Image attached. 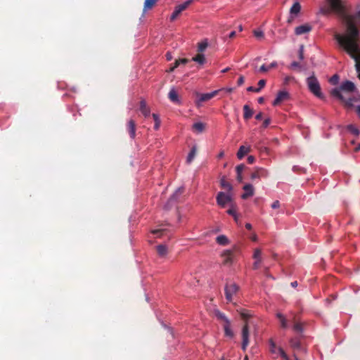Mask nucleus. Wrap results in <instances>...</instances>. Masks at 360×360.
Returning a JSON list of instances; mask_svg holds the SVG:
<instances>
[{"instance_id":"f257e3e1","label":"nucleus","mask_w":360,"mask_h":360,"mask_svg":"<svg viewBox=\"0 0 360 360\" xmlns=\"http://www.w3.org/2000/svg\"><path fill=\"white\" fill-rule=\"evenodd\" d=\"M328 1L332 11L343 16L347 24V34L345 35L337 33L334 36L340 46L345 49L349 46L360 44V32L356 27V21H354V17L346 14L342 0Z\"/></svg>"},{"instance_id":"f03ea898","label":"nucleus","mask_w":360,"mask_h":360,"mask_svg":"<svg viewBox=\"0 0 360 360\" xmlns=\"http://www.w3.org/2000/svg\"><path fill=\"white\" fill-rule=\"evenodd\" d=\"M356 89V86L352 82L345 81L342 82L339 89L336 88L331 91V95L341 101L346 105L352 106L354 102V98L351 97H345L341 91H344L345 93H352L354 92Z\"/></svg>"},{"instance_id":"7ed1b4c3","label":"nucleus","mask_w":360,"mask_h":360,"mask_svg":"<svg viewBox=\"0 0 360 360\" xmlns=\"http://www.w3.org/2000/svg\"><path fill=\"white\" fill-rule=\"evenodd\" d=\"M307 84L309 91L314 95H315L316 97L321 99H323L324 98L321 91L320 84L317 78L315 77L314 74H313L311 76L309 77L307 79Z\"/></svg>"},{"instance_id":"20e7f679","label":"nucleus","mask_w":360,"mask_h":360,"mask_svg":"<svg viewBox=\"0 0 360 360\" xmlns=\"http://www.w3.org/2000/svg\"><path fill=\"white\" fill-rule=\"evenodd\" d=\"M344 50L355 60L356 70L359 74V78H360V44L349 46Z\"/></svg>"},{"instance_id":"39448f33","label":"nucleus","mask_w":360,"mask_h":360,"mask_svg":"<svg viewBox=\"0 0 360 360\" xmlns=\"http://www.w3.org/2000/svg\"><path fill=\"white\" fill-rule=\"evenodd\" d=\"M239 287L234 283H227L225 286V295L229 302H231L233 296L238 292Z\"/></svg>"},{"instance_id":"423d86ee","label":"nucleus","mask_w":360,"mask_h":360,"mask_svg":"<svg viewBox=\"0 0 360 360\" xmlns=\"http://www.w3.org/2000/svg\"><path fill=\"white\" fill-rule=\"evenodd\" d=\"M217 202L221 207H224L227 203H232V197L230 193L224 192L218 193L217 195Z\"/></svg>"},{"instance_id":"0eeeda50","label":"nucleus","mask_w":360,"mask_h":360,"mask_svg":"<svg viewBox=\"0 0 360 360\" xmlns=\"http://www.w3.org/2000/svg\"><path fill=\"white\" fill-rule=\"evenodd\" d=\"M221 256L223 259L222 264L224 265H231L233 262L236 252L234 250H225Z\"/></svg>"},{"instance_id":"6e6552de","label":"nucleus","mask_w":360,"mask_h":360,"mask_svg":"<svg viewBox=\"0 0 360 360\" xmlns=\"http://www.w3.org/2000/svg\"><path fill=\"white\" fill-rule=\"evenodd\" d=\"M242 349L245 351L249 344V328L248 323H245L242 328Z\"/></svg>"},{"instance_id":"1a4fd4ad","label":"nucleus","mask_w":360,"mask_h":360,"mask_svg":"<svg viewBox=\"0 0 360 360\" xmlns=\"http://www.w3.org/2000/svg\"><path fill=\"white\" fill-rule=\"evenodd\" d=\"M269 176V172L266 169L264 168H257L254 172H252L250 175L251 180H255L256 179L261 178H266Z\"/></svg>"},{"instance_id":"9d476101","label":"nucleus","mask_w":360,"mask_h":360,"mask_svg":"<svg viewBox=\"0 0 360 360\" xmlns=\"http://www.w3.org/2000/svg\"><path fill=\"white\" fill-rule=\"evenodd\" d=\"M220 90H215L210 93L207 94H198V102H205L207 101L214 96H216Z\"/></svg>"},{"instance_id":"9b49d317","label":"nucleus","mask_w":360,"mask_h":360,"mask_svg":"<svg viewBox=\"0 0 360 360\" xmlns=\"http://www.w3.org/2000/svg\"><path fill=\"white\" fill-rule=\"evenodd\" d=\"M290 347L295 350V351H300V352H305V349L302 347L300 340L297 338H292L290 340Z\"/></svg>"},{"instance_id":"f8f14e48","label":"nucleus","mask_w":360,"mask_h":360,"mask_svg":"<svg viewBox=\"0 0 360 360\" xmlns=\"http://www.w3.org/2000/svg\"><path fill=\"white\" fill-rule=\"evenodd\" d=\"M289 98V94L287 91H281L277 94V96L273 102L274 105H279L282 101L287 100Z\"/></svg>"},{"instance_id":"ddd939ff","label":"nucleus","mask_w":360,"mask_h":360,"mask_svg":"<svg viewBox=\"0 0 360 360\" xmlns=\"http://www.w3.org/2000/svg\"><path fill=\"white\" fill-rule=\"evenodd\" d=\"M262 252L259 249L255 250L253 254V258L255 259V262L253 263L252 268L254 269H257L259 268L260 263L262 262Z\"/></svg>"},{"instance_id":"4468645a","label":"nucleus","mask_w":360,"mask_h":360,"mask_svg":"<svg viewBox=\"0 0 360 360\" xmlns=\"http://www.w3.org/2000/svg\"><path fill=\"white\" fill-rule=\"evenodd\" d=\"M312 27L308 24L300 25L295 29V33L297 35H302L303 34L309 32Z\"/></svg>"},{"instance_id":"2eb2a0df","label":"nucleus","mask_w":360,"mask_h":360,"mask_svg":"<svg viewBox=\"0 0 360 360\" xmlns=\"http://www.w3.org/2000/svg\"><path fill=\"white\" fill-rule=\"evenodd\" d=\"M245 193L241 195L243 199H247L254 195V187L252 184H248L243 186Z\"/></svg>"},{"instance_id":"dca6fc26","label":"nucleus","mask_w":360,"mask_h":360,"mask_svg":"<svg viewBox=\"0 0 360 360\" xmlns=\"http://www.w3.org/2000/svg\"><path fill=\"white\" fill-rule=\"evenodd\" d=\"M127 130L131 139H134L136 136V124L133 120H129L127 124Z\"/></svg>"},{"instance_id":"f3484780","label":"nucleus","mask_w":360,"mask_h":360,"mask_svg":"<svg viewBox=\"0 0 360 360\" xmlns=\"http://www.w3.org/2000/svg\"><path fill=\"white\" fill-rule=\"evenodd\" d=\"M140 111L144 115L145 117H148L150 115V108L146 105V103L144 100L140 101Z\"/></svg>"},{"instance_id":"a211bd4d","label":"nucleus","mask_w":360,"mask_h":360,"mask_svg":"<svg viewBox=\"0 0 360 360\" xmlns=\"http://www.w3.org/2000/svg\"><path fill=\"white\" fill-rule=\"evenodd\" d=\"M250 151V147H245L244 146H241L239 148V150L237 153V157L238 159L241 160L243 157L247 155Z\"/></svg>"},{"instance_id":"6ab92c4d","label":"nucleus","mask_w":360,"mask_h":360,"mask_svg":"<svg viewBox=\"0 0 360 360\" xmlns=\"http://www.w3.org/2000/svg\"><path fill=\"white\" fill-rule=\"evenodd\" d=\"M265 84H266V80H264V79H260V80L259 81V82H258V86H259V87H258V88H255V87H253V86H249V87L247 89V90H248V91H254V92H257V93H258V92H259V91H261V89H262V88H264V87Z\"/></svg>"},{"instance_id":"aec40b11","label":"nucleus","mask_w":360,"mask_h":360,"mask_svg":"<svg viewBox=\"0 0 360 360\" xmlns=\"http://www.w3.org/2000/svg\"><path fill=\"white\" fill-rule=\"evenodd\" d=\"M168 97L169 100L173 103H177L179 102L178 94L174 89H172L169 91Z\"/></svg>"},{"instance_id":"412c9836","label":"nucleus","mask_w":360,"mask_h":360,"mask_svg":"<svg viewBox=\"0 0 360 360\" xmlns=\"http://www.w3.org/2000/svg\"><path fill=\"white\" fill-rule=\"evenodd\" d=\"M253 115V110L248 105L243 106V117L245 120H248Z\"/></svg>"},{"instance_id":"4be33fe9","label":"nucleus","mask_w":360,"mask_h":360,"mask_svg":"<svg viewBox=\"0 0 360 360\" xmlns=\"http://www.w3.org/2000/svg\"><path fill=\"white\" fill-rule=\"evenodd\" d=\"M158 0H145L143 5V12L151 9L157 3Z\"/></svg>"},{"instance_id":"5701e85b","label":"nucleus","mask_w":360,"mask_h":360,"mask_svg":"<svg viewBox=\"0 0 360 360\" xmlns=\"http://www.w3.org/2000/svg\"><path fill=\"white\" fill-rule=\"evenodd\" d=\"M276 317L280 321L281 326L283 328H287L288 326V321L286 320L285 317L281 313H277Z\"/></svg>"},{"instance_id":"b1692460","label":"nucleus","mask_w":360,"mask_h":360,"mask_svg":"<svg viewBox=\"0 0 360 360\" xmlns=\"http://www.w3.org/2000/svg\"><path fill=\"white\" fill-rule=\"evenodd\" d=\"M220 184L222 188L231 191L232 190L231 184L228 182L224 177H222L220 181Z\"/></svg>"},{"instance_id":"393cba45","label":"nucleus","mask_w":360,"mask_h":360,"mask_svg":"<svg viewBox=\"0 0 360 360\" xmlns=\"http://www.w3.org/2000/svg\"><path fill=\"white\" fill-rule=\"evenodd\" d=\"M192 60H193L200 65H202L205 63V58L203 54L199 53L195 56L193 57Z\"/></svg>"},{"instance_id":"a878e982","label":"nucleus","mask_w":360,"mask_h":360,"mask_svg":"<svg viewBox=\"0 0 360 360\" xmlns=\"http://www.w3.org/2000/svg\"><path fill=\"white\" fill-rule=\"evenodd\" d=\"M223 328L224 330L225 335L228 337L232 338L233 337V333L231 329V323H224Z\"/></svg>"},{"instance_id":"bb28decb","label":"nucleus","mask_w":360,"mask_h":360,"mask_svg":"<svg viewBox=\"0 0 360 360\" xmlns=\"http://www.w3.org/2000/svg\"><path fill=\"white\" fill-rule=\"evenodd\" d=\"M157 252L161 257H164L167 253V248L165 245H159L157 246Z\"/></svg>"},{"instance_id":"cd10ccee","label":"nucleus","mask_w":360,"mask_h":360,"mask_svg":"<svg viewBox=\"0 0 360 360\" xmlns=\"http://www.w3.org/2000/svg\"><path fill=\"white\" fill-rule=\"evenodd\" d=\"M269 346H270V348H269V351L271 354H279V352H278V348L279 347H277L276 345V343L274 342V340L272 339L269 340Z\"/></svg>"},{"instance_id":"c85d7f7f","label":"nucleus","mask_w":360,"mask_h":360,"mask_svg":"<svg viewBox=\"0 0 360 360\" xmlns=\"http://www.w3.org/2000/svg\"><path fill=\"white\" fill-rule=\"evenodd\" d=\"M300 4L298 2H295L290 8V13L293 15H297V13H300Z\"/></svg>"},{"instance_id":"c756f323","label":"nucleus","mask_w":360,"mask_h":360,"mask_svg":"<svg viewBox=\"0 0 360 360\" xmlns=\"http://www.w3.org/2000/svg\"><path fill=\"white\" fill-rule=\"evenodd\" d=\"M215 315L219 320L224 321V323H230L229 320L225 316V314L220 312L219 311H216Z\"/></svg>"},{"instance_id":"7c9ffc66","label":"nucleus","mask_w":360,"mask_h":360,"mask_svg":"<svg viewBox=\"0 0 360 360\" xmlns=\"http://www.w3.org/2000/svg\"><path fill=\"white\" fill-rule=\"evenodd\" d=\"M194 1V0H186L185 2H184L183 4H179L177 5L178 8H179V10L183 12L184 11H185L193 2Z\"/></svg>"},{"instance_id":"2f4dec72","label":"nucleus","mask_w":360,"mask_h":360,"mask_svg":"<svg viewBox=\"0 0 360 360\" xmlns=\"http://www.w3.org/2000/svg\"><path fill=\"white\" fill-rule=\"evenodd\" d=\"M196 151H197L196 148L195 146H193L188 155L187 160H186L188 163H191L193 161V160L194 159V158L196 155Z\"/></svg>"},{"instance_id":"473e14b6","label":"nucleus","mask_w":360,"mask_h":360,"mask_svg":"<svg viewBox=\"0 0 360 360\" xmlns=\"http://www.w3.org/2000/svg\"><path fill=\"white\" fill-rule=\"evenodd\" d=\"M216 240L219 245H225L228 244L229 240L226 236L221 235L217 237Z\"/></svg>"},{"instance_id":"72a5a7b5","label":"nucleus","mask_w":360,"mask_h":360,"mask_svg":"<svg viewBox=\"0 0 360 360\" xmlns=\"http://www.w3.org/2000/svg\"><path fill=\"white\" fill-rule=\"evenodd\" d=\"M193 129L197 132H202L205 129V124L202 122H196L193 124Z\"/></svg>"},{"instance_id":"f704fd0d","label":"nucleus","mask_w":360,"mask_h":360,"mask_svg":"<svg viewBox=\"0 0 360 360\" xmlns=\"http://www.w3.org/2000/svg\"><path fill=\"white\" fill-rule=\"evenodd\" d=\"M208 46V43L207 40L202 41L198 44V51L199 53H202Z\"/></svg>"},{"instance_id":"c9c22d12","label":"nucleus","mask_w":360,"mask_h":360,"mask_svg":"<svg viewBox=\"0 0 360 360\" xmlns=\"http://www.w3.org/2000/svg\"><path fill=\"white\" fill-rule=\"evenodd\" d=\"M184 192V187H179L176 189L175 193L172 195V196L170 198V200H176L177 197L180 195H181Z\"/></svg>"},{"instance_id":"e433bc0d","label":"nucleus","mask_w":360,"mask_h":360,"mask_svg":"<svg viewBox=\"0 0 360 360\" xmlns=\"http://www.w3.org/2000/svg\"><path fill=\"white\" fill-rule=\"evenodd\" d=\"M152 116H153V120L155 121L154 129L155 130H158L160 128V120L159 118V116L157 114L153 113L152 115Z\"/></svg>"},{"instance_id":"4c0bfd02","label":"nucleus","mask_w":360,"mask_h":360,"mask_svg":"<svg viewBox=\"0 0 360 360\" xmlns=\"http://www.w3.org/2000/svg\"><path fill=\"white\" fill-rule=\"evenodd\" d=\"M181 13V11L179 10L178 6H176L174 8V12L171 15L170 20L174 21Z\"/></svg>"},{"instance_id":"58836bf2","label":"nucleus","mask_w":360,"mask_h":360,"mask_svg":"<svg viewBox=\"0 0 360 360\" xmlns=\"http://www.w3.org/2000/svg\"><path fill=\"white\" fill-rule=\"evenodd\" d=\"M241 318L247 323L248 319L251 316L249 312L247 310L243 309L240 312Z\"/></svg>"},{"instance_id":"ea45409f","label":"nucleus","mask_w":360,"mask_h":360,"mask_svg":"<svg viewBox=\"0 0 360 360\" xmlns=\"http://www.w3.org/2000/svg\"><path fill=\"white\" fill-rule=\"evenodd\" d=\"M347 129L354 134L355 136H358L359 134V131L357 128H356L354 125L349 124L347 126Z\"/></svg>"},{"instance_id":"a19ab883","label":"nucleus","mask_w":360,"mask_h":360,"mask_svg":"<svg viewBox=\"0 0 360 360\" xmlns=\"http://www.w3.org/2000/svg\"><path fill=\"white\" fill-rule=\"evenodd\" d=\"M293 330L297 333H302L303 330L302 324L301 323H295Z\"/></svg>"},{"instance_id":"79ce46f5","label":"nucleus","mask_w":360,"mask_h":360,"mask_svg":"<svg viewBox=\"0 0 360 360\" xmlns=\"http://www.w3.org/2000/svg\"><path fill=\"white\" fill-rule=\"evenodd\" d=\"M279 354L284 360H291L282 348H278Z\"/></svg>"},{"instance_id":"37998d69","label":"nucleus","mask_w":360,"mask_h":360,"mask_svg":"<svg viewBox=\"0 0 360 360\" xmlns=\"http://www.w3.org/2000/svg\"><path fill=\"white\" fill-rule=\"evenodd\" d=\"M301 65L300 64V63L297 62V61H293L290 65L288 67L289 69L290 70H295L296 68H301Z\"/></svg>"},{"instance_id":"c03bdc74","label":"nucleus","mask_w":360,"mask_h":360,"mask_svg":"<svg viewBox=\"0 0 360 360\" xmlns=\"http://www.w3.org/2000/svg\"><path fill=\"white\" fill-rule=\"evenodd\" d=\"M338 80H339V77L338 75H334L333 76H332L330 79V82L335 85V84H337L338 82Z\"/></svg>"},{"instance_id":"a18cd8bd","label":"nucleus","mask_w":360,"mask_h":360,"mask_svg":"<svg viewBox=\"0 0 360 360\" xmlns=\"http://www.w3.org/2000/svg\"><path fill=\"white\" fill-rule=\"evenodd\" d=\"M226 212L229 214V215H231V216H233V215H236V207L235 206L231 204V207L229 208Z\"/></svg>"},{"instance_id":"49530a36","label":"nucleus","mask_w":360,"mask_h":360,"mask_svg":"<svg viewBox=\"0 0 360 360\" xmlns=\"http://www.w3.org/2000/svg\"><path fill=\"white\" fill-rule=\"evenodd\" d=\"M245 166L244 164H240L239 165H238L236 167V173L237 174H242L243 169H245Z\"/></svg>"},{"instance_id":"de8ad7c7","label":"nucleus","mask_w":360,"mask_h":360,"mask_svg":"<svg viewBox=\"0 0 360 360\" xmlns=\"http://www.w3.org/2000/svg\"><path fill=\"white\" fill-rule=\"evenodd\" d=\"M254 35L257 38H262L264 37V32L262 30H254Z\"/></svg>"},{"instance_id":"09e8293b","label":"nucleus","mask_w":360,"mask_h":360,"mask_svg":"<svg viewBox=\"0 0 360 360\" xmlns=\"http://www.w3.org/2000/svg\"><path fill=\"white\" fill-rule=\"evenodd\" d=\"M299 58L300 60L304 59V47L303 46H301L299 50Z\"/></svg>"},{"instance_id":"8fccbe9b","label":"nucleus","mask_w":360,"mask_h":360,"mask_svg":"<svg viewBox=\"0 0 360 360\" xmlns=\"http://www.w3.org/2000/svg\"><path fill=\"white\" fill-rule=\"evenodd\" d=\"M245 77L243 75H240L238 79L237 84L238 86H241L244 84Z\"/></svg>"},{"instance_id":"3c124183","label":"nucleus","mask_w":360,"mask_h":360,"mask_svg":"<svg viewBox=\"0 0 360 360\" xmlns=\"http://www.w3.org/2000/svg\"><path fill=\"white\" fill-rule=\"evenodd\" d=\"M163 232V230L162 229H155V230H153L151 231V233L155 236H157L158 237L160 236V233H162Z\"/></svg>"},{"instance_id":"603ef678","label":"nucleus","mask_w":360,"mask_h":360,"mask_svg":"<svg viewBox=\"0 0 360 360\" xmlns=\"http://www.w3.org/2000/svg\"><path fill=\"white\" fill-rule=\"evenodd\" d=\"M280 205H281L280 202L278 200H276L271 204V207L273 209H276V208H278L280 207Z\"/></svg>"},{"instance_id":"864d4df0","label":"nucleus","mask_w":360,"mask_h":360,"mask_svg":"<svg viewBox=\"0 0 360 360\" xmlns=\"http://www.w3.org/2000/svg\"><path fill=\"white\" fill-rule=\"evenodd\" d=\"M179 65V63H177V61L176 60L175 63H174V65L169 68L168 72H173Z\"/></svg>"},{"instance_id":"5fc2aeb1","label":"nucleus","mask_w":360,"mask_h":360,"mask_svg":"<svg viewBox=\"0 0 360 360\" xmlns=\"http://www.w3.org/2000/svg\"><path fill=\"white\" fill-rule=\"evenodd\" d=\"M294 77L291 76H287L284 79V84H288L290 81L293 80Z\"/></svg>"},{"instance_id":"6e6d98bb","label":"nucleus","mask_w":360,"mask_h":360,"mask_svg":"<svg viewBox=\"0 0 360 360\" xmlns=\"http://www.w3.org/2000/svg\"><path fill=\"white\" fill-rule=\"evenodd\" d=\"M259 70L261 72H267L269 70V68L268 66H266V65H262L260 68H259Z\"/></svg>"},{"instance_id":"4d7b16f0","label":"nucleus","mask_w":360,"mask_h":360,"mask_svg":"<svg viewBox=\"0 0 360 360\" xmlns=\"http://www.w3.org/2000/svg\"><path fill=\"white\" fill-rule=\"evenodd\" d=\"M177 63H179V65L180 64H186L188 62V60L187 58H182L176 60Z\"/></svg>"},{"instance_id":"13d9d810","label":"nucleus","mask_w":360,"mask_h":360,"mask_svg":"<svg viewBox=\"0 0 360 360\" xmlns=\"http://www.w3.org/2000/svg\"><path fill=\"white\" fill-rule=\"evenodd\" d=\"M270 122H271V120L269 118L265 119L264 121L263 122V127H267L269 126V124H270Z\"/></svg>"},{"instance_id":"bf43d9fd","label":"nucleus","mask_w":360,"mask_h":360,"mask_svg":"<svg viewBox=\"0 0 360 360\" xmlns=\"http://www.w3.org/2000/svg\"><path fill=\"white\" fill-rule=\"evenodd\" d=\"M255 158L254 156H252V155L248 156V162L249 164H252L255 162Z\"/></svg>"},{"instance_id":"052dcab7","label":"nucleus","mask_w":360,"mask_h":360,"mask_svg":"<svg viewBox=\"0 0 360 360\" xmlns=\"http://www.w3.org/2000/svg\"><path fill=\"white\" fill-rule=\"evenodd\" d=\"M165 57L167 60H171L172 59V56L170 52H167L165 55Z\"/></svg>"},{"instance_id":"680f3d73","label":"nucleus","mask_w":360,"mask_h":360,"mask_svg":"<svg viewBox=\"0 0 360 360\" xmlns=\"http://www.w3.org/2000/svg\"><path fill=\"white\" fill-rule=\"evenodd\" d=\"M262 117H263V114L262 112H259L258 113L256 116H255V119L257 120H260L262 119Z\"/></svg>"},{"instance_id":"e2e57ef3","label":"nucleus","mask_w":360,"mask_h":360,"mask_svg":"<svg viewBox=\"0 0 360 360\" xmlns=\"http://www.w3.org/2000/svg\"><path fill=\"white\" fill-rule=\"evenodd\" d=\"M276 62H273L268 67L269 68V70H271V68L276 67Z\"/></svg>"},{"instance_id":"0e129e2a","label":"nucleus","mask_w":360,"mask_h":360,"mask_svg":"<svg viewBox=\"0 0 360 360\" xmlns=\"http://www.w3.org/2000/svg\"><path fill=\"white\" fill-rule=\"evenodd\" d=\"M237 180L239 182H242V181H243L242 174H237Z\"/></svg>"},{"instance_id":"69168bd1","label":"nucleus","mask_w":360,"mask_h":360,"mask_svg":"<svg viewBox=\"0 0 360 360\" xmlns=\"http://www.w3.org/2000/svg\"><path fill=\"white\" fill-rule=\"evenodd\" d=\"M235 36H236V32L235 31H232V32H230V34L229 35V37L230 39H233Z\"/></svg>"},{"instance_id":"338daca9","label":"nucleus","mask_w":360,"mask_h":360,"mask_svg":"<svg viewBox=\"0 0 360 360\" xmlns=\"http://www.w3.org/2000/svg\"><path fill=\"white\" fill-rule=\"evenodd\" d=\"M354 17V20L356 18H360V10L355 14L352 15Z\"/></svg>"},{"instance_id":"774afa93","label":"nucleus","mask_w":360,"mask_h":360,"mask_svg":"<svg viewBox=\"0 0 360 360\" xmlns=\"http://www.w3.org/2000/svg\"><path fill=\"white\" fill-rule=\"evenodd\" d=\"M356 112H357L358 115H359V117H360V105H358V106L356 107Z\"/></svg>"}]
</instances>
